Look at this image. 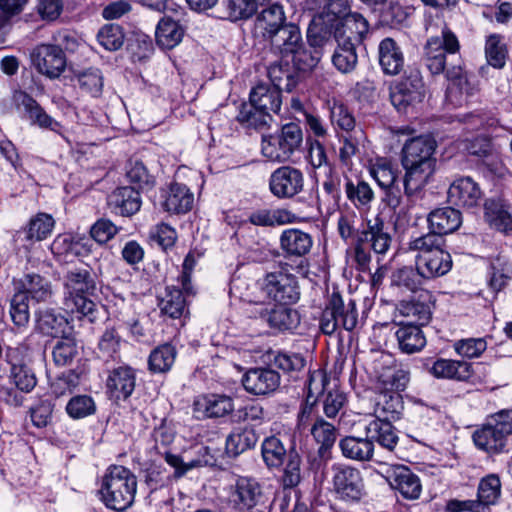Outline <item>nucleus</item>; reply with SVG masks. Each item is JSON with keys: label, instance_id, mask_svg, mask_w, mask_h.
Listing matches in <instances>:
<instances>
[{"label": "nucleus", "instance_id": "obj_1", "mask_svg": "<svg viewBox=\"0 0 512 512\" xmlns=\"http://www.w3.org/2000/svg\"><path fill=\"white\" fill-rule=\"evenodd\" d=\"M436 141L431 136L411 138L402 149V165L405 169L404 190L407 196L419 192L434 172L433 154Z\"/></svg>", "mask_w": 512, "mask_h": 512}, {"label": "nucleus", "instance_id": "obj_2", "mask_svg": "<svg viewBox=\"0 0 512 512\" xmlns=\"http://www.w3.org/2000/svg\"><path fill=\"white\" fill-rule=\"evenodd\" d=\"M65 310L88 317L90 321L95 318L96 304L91 299L97 289L95 275L91 268L73 266L63 277Z\"/></svg>", "mask_w": 512, "mask_h": 512}, {"label": "nucleus", "instance_id": "obj_3", "mask_svg": "<svg viewBox=\"0 0 512 512\" xmlns=\"http://www.w3.org/2000/svg\"><path fill=\"white\" fill-rule=\"evenodd\" d=\"M365 437L346 436L339 442L345 458L355 461H370L374 454V441L383 449L392 452L398 444V435L388 423L369 420L364 423Z\"/></svg>", "mask_w": 512, "mask_h": 512}, {"label": "nucleus", "instance_id": "obj_4", "mask_svg": "<svg viewBox=\"0 0 512 512\" xmlns=\"http://www.w3.org/2000/svg\"><path fill=\"white\" fill-rule=\"evenodd\" d=\"M136 489V476L124 466L112 465L102 478L99 493L109 509L124 511L133 504Z\"/></svg>", "mask_w": 512, "mask_h": 512}, {"label": "nucleus", "instance_id": "obj_5", "mask_svg": "<svg viewBox=\"0 0 512 512\" xmlns=\"http://www.w3.org/2000/svg\"><path fill=\"white\" fill-rule=\"evenodd\" d=\"M302 143L301 127L290 122L273 134L262 135L261 153L269 161L285 163L301 148Z\"/></svg>", "mask_w": 512, "mask_h": 512}, {"label": "nucleus", "instance_id": "obj_6", "mask_svg": "<svg viewBox=\"0 0 512 512\" xmlns=\"http://www.w3.org/2000/svg\"><path fill=\"white\" fill-rule=\"evenodd\" d=\"M512 435V409L501 410L487 419V422L473 433L475 445L489 453L497 454L504 450Z\"/></svg>", "mask_w": 512, "mask_h": 512}, {"label": "nucleus", "instance_id": "obj_7", "mask_svg": "<svg viewBox=\"0 0 512 512\" xmlns=\"http://www.w3.org/2000/svg\"><path fill=\"white\" fill-rule=\"evenodd\" d=\"M152 437L155 442L154 448L158 450L159 454H163L166 463L174 468V476L177 478L182 477L189 470L195 467L205 466L211 462V457H207L209 454V448L205 446L198 448V453L202 455V458L192 459L189 461H185L180 456L172 454L166 450L161 452L160 449L167 448L173 443L175 438V431L165 419H162L160 425L154 429Z\"/></svg>", "mask_w": 512, "mask_h": 512}, {"label": "nucleus", "instance_id": "obj_8", "mask_svg": "<svg viewBox=\"0 0 512 512\" xmlns=\"http://www.w3.org/2000/svg\"><path fill=\"white\" fill-rule=\"evenodd\" d=\"M358 321L355 302L344 303L338 292H333L327 299L320 318V329L326 335H332L339 328L353 330Z\"/></svg>", "mask_w": 512, "mask_h": 512}, {"label": "nucleus", "instance_id": "obj_9", "mask_svg": "<svg viewBox=\"0 0 512 512\" xmlns=\"http://www.w3.org/2000/svg\"><path fill=\"white\" fill-rule=\"evenodd\" d=\"M330 482L335 497L345 503H358L365 495L361 472L354 467L334 464L331 467Z\"/></svg>", "mask_w": 512, "mask_h": 512}, {"label": "nucleus", "instance_id": "obj_10", "mask_svg": "<svg viewBox=\"0 0 512 512\" xmlns=\"http://www.w3.org/2000/svg\"><path fill=\"white\" fill-rule=\"evenodd\" d=\"M460 50V43L447 25L441 30V36L430 37L424 46V61L433 75H439L446 69V54L454 55Z\"/></svg>", "mask_w": 512, "mask_h": 512}, {"label": "nucleus", "instance_id": "obj_11", "mask_svg": "<svg viewBox=\"0 0 512 512\" xmlns=\"http://www.w3.org/2000/svg\"><path fill=\"white\" fill-rule=\"evenodd\" d=\"M391 242L392 238L385 227L384 220L378 215L369 219L366 229L358 237V244L355 247L356 262L362 269H365L370 262V254L363 246L365 243H369L376 254H385Z\"/></svg>", "mask_w": 512, "mask_h": 512}, {"label": "nucleus", "instance_id": "obj_12", "mask_svg": "<svg viewBox=\"0 0 512 512\" xmlns=\"http://www.w3.org/2000/svg\"><path fill=\"white\" fill-rule=\"evenodd\" d=\"M265 298L283 305L294 304L300 299L297 277L284 271L267 273L260 282Z\"/></svg>", "mask_w": 512, "mask_h": 512}, {"label": "nucleus", "instance_id": "obj_13", "mask_svg": "<svg viewBox=\"0 0 512 512\" xmlns=\"http://www.w3.org/2000/svg\"><path fill=\"white\" fill-rule=\"evenodd\" d=\"M371 372L380 392L403 391L410 380L409 373L397 368L393 357L388 353H380L374 358Z\"/></svg>", "mask_w": 512, "mask_h": 512}, {"label": "nucleus", "instance_id": "obj_14", "mask_svg": "<svg viewBox=\"0 0 512 512\" xmlns=\"http://www.w3.org/2000/svg\"><path fill=\"white\" fill-rule=\"evenodd\" d=\"M31 60L37 71L50 79L58 78L66 68V56L61 47L40 44L31 53Z\"/></svg>", "mask_w": 512, "mask_h": 512}, {"label": "nucleus", "instance_id": "obj_15", "mask_svg": "<svg viewBox=\"0 0 512 512\" xmlns=\"http://www.w3.org/2000/svg\"><path fill=\"white\" fill-rule=\"evenodd\" d=\"M271 193L280 199L292 198L299 194L304 187L302 171L292 166L277 168L270 176Z\"/></svg>", "mask_w": 512, "mask_h": 512}, {"label": "nucleus", "instance_id": "obj_16", "mask_svg": "<svg viewBox=\"0 0 512 512\" xmlns=\"http://www.w3.org/2000/svg\"><path fill=\"white\" fill-rule=\"evenodd\" d=\"M385 478L391 488L398 491L405 499H418L422 492L419 477L404 465L388 467Z\"/></svg>", "mask_w": 512, "mask_h": 512}, {"label": "nucleus", "instance_id": "obj_17", "mask_svg": "<svg viewBox=\"0 0 512 512\" xmlns=\"http://www.w3.org/2000/svg\"><path fill=\"white\" fill-rule=\"evenodd\" d=\"M233 410V399L224 394L200 395L193 402V413L200 420L222 418Z\"/></svg>", "mask_w": 512, "mask_h": 512}, {"label": "nucleus", "instance_id": "obj_18", "mask_svg": "<svg viewBox=\"0 0 512 512\" xmlns=\"http://www.w3.org/2000/svg\"><path fill=\"white\" fill-rule=\"evenodd\" d=\"M13 99L18 107L23 108L32 125L61 133L62 125L48 115L39 103L29 94L23 91H16L13 95Z\"/></svg>", "mask_w": 512, "mask_h": 512}, {"label": "nucleus", "instance_id": "obj_19", "mask_svg": "<svg viewBox=\"0 0 512 512\" xmlns=\"http://www.w3.org/2000/svg\"><path fill=\"white\" fill-rule=\"evenodd\" d=\"M482 196L478 183L471 177H460L454 180L448 189L449 202L463 208L478 206Z\"/></svg>", "mask_w": 512, "mask_h": 512}, {"label": "nucleus", "instance_id": "obj_20", "mask_svg": "<svg viewBox=\"0 0 512 512\" xmlns=\"http://www.w3.org/2000/svg\"><path fill=\"white\" fill-rule=\"evenodd\" d=\"M242 383L247 392L266 395L277 389L280 376L275 370L269 368H253L245 373Z\"/></svg>", "mask_w": 512, "mask_h": 512}, {"label": "nucleus", "instance_id": "obj_21", "mask_svg": "<svg viewBox=\"0 0 512 512\" xmlns=\"http://www.w3.org/2000/svg\"><path fill=\"white\" fill-rule=\"evenodd\" d=\"M287 24L288 22L286 21L283 7L279 4H273L264 8L257 15L255 20V32L268 41Z\"/></svg>", "mask_w": 512, "mask_h": 512}, {"label": "nucleus", "instance_id": "obj_22", "mask_svg": "<svg viewBox=\"0 0 512 512\" xmlns=\"http://www.w3.org/2000/svg\"><path fill=\"white\" fill-rule=\"evenodd\" d=\"M308 40L310 44L309 47H306L304 43H302L289 58L298 73L300 71H311L317 66L322 56L319 47L323 43V38L313 35L312 31L309 30Z\"/></svg>", "mask_w": 512, "mask_h": 512}, {"label": "nucleus", "instance_id": "obj_23", "mask_svg": "<svg viewBox=\"0 0 512 512\" xmlns=\"http://www.w3.org/2000/svg\"><path fill=\"white\" fill-rule=\"evenodd\" d=\"M136 377L130 367L121 366L111 371L107 379V390L110 398L126 400L135 389Z\"/></svg>", "mask_w": 512, "mask_h": 512}, {"label": "nucleus", "instance_id": "obj_24", "mask_svg": "<svg viewBox=\"0 0 512 512\" xmlns=\"http://www.w3.org/2000/svg\"><path fill=\"white\" fill-rule=\"evenodd\" d=\"M367 20L358 13H349L336 24L334 37L335 40H344L357 45L361 43L363 37L368 32Z\"/></svg>", "mask_w": 512, "mask_h": 512}, {"label": "nucleus", "instance_id": "obj_25", "mask_svg": "<svg viewBox=\"0 0 512 512\" xmlns=\"http://www.w3.org/2000/svg\"><path fill=\"white\" fill-rule=\"evenodd\" d=\"M142 201L139 191L135 187H120L108 197L111 210L122 216H131L140 210Z\"/></svg>", "mask_w": 512, "mask_h": 512}, {"label": "nucleus", "instance_id": "obj_26", "mask_svg": "<svg viewBox=\"0 0 512 512\" xmlns=\"http://www.w3.org/2000/svg\"><path fill=\"white\" fill-rule=\"evenodd\" d=\"M429 229L436 234L447 235L456 231L462 224V215L452 207H442L431 211L427 216Z\"/></svg>", "mask_w": 512, "mask_h": 512}, {"label": "nucleus", "instance_id": "obj_27", "mask_svg": "<svg viewBox=\"0 0 512 512\" xmlns=\"http://www.w3.org/2000/svg\"><path fill=\"white\" fill-rule=\"evenodd\" d=\"M194 204V194L180 183H172L164 195L163 209L170 214H185Z\"/></svg>", "mask_w": 512, "mask_h": 512}, {"label": "nucleus", "instance_id": "obj_28", "mask_svg": "<svg viewBox=\"0 0 512 512\" xmlns=\"http://www.w3.org/2000/svg\"><path fill=\"white\" fill-rule=\"evenodd\" d=\"M403 410V397L399 392H380L375 406V418L370 420H379L392 425V421L401 418Z\"/></svg>", "mask_w": 512, "mask_h": 512}, {"label": "nucleus", "instance_id": "obj_29", "mask_svg": "<svg viewBox=\"0 0 512 512\" xmlns=\"http://www.w3.org/2000/svg\"><path fill=\"white\" fill-rule=\"evenodd\" d=\"M268 41L273 51L280 54L283 59H289L303 43L300 30L293 23H288Z\"/></svg>", "mask_w": 512, "mask_h": 512}, {"label": "nucleus", "instance_id": "obj_30", "mask_svg": "<svg viewBox=\"0 0 512 512\" xmlns=\"http://www.w3.org/2000/svg\"><path fill=\"white\" fill-rule=\"evenodd\" d=\"M312 246V236L300 229H286L280 236V247L288 256H305L310 252Z\"/></svg>", "mask_w": 512, "mask_h": 512}, {"label": "nucleus", "instance_id": "obj_31", "mask_svg": "<svg viewBox=\"0 0 512 512\" xmlns=\"http://www.w3.org/2000/svg\"><path fill=\"white\" fill-rule=\"evenodd\" d=\"M416 267L427 280L446 275L452 268V258L444 248L435 250L434 254L424 257L415 263Z\"/></svg>", "mask_w": 512, "mask_h": 512}, {"label": "nucleus", "instance_id": "obj_32", "mask_svg": "<svg viewBox=\"0 0 512 512\" xmlns=\"http://www.w3.org/2000/svg\"><path fill=\"white\" fill-rule=\"evenodd\" d=\"M395 337L399 349L406 354L417 353L426 345V337L421 326L412 323H399Z\"/></svg>", "mask_w": 512, "mask_h": 512}, {"label": "nucleus", "instance_id": "obj_33", "mask_svg": "<svg viewBox=\"0 0 512 512\" xmlns=\"http://www.w3.org/2000/svg\"><path fill=\"white\" fill-rule=\"evenodd\" d=\"M235 501L242 508L251 509L264 502L260 483L250 477H239L235 484Z\"/></svg>", "mask_w": 512, "mask_h": 512}, {"label": "nucleus", "instance_id": "obj_34", "mask_svg": "<svg viewBox=\"0 0 512 512\" xmlns=\"http://www.w3.org/2000/svg\"><path fill=\"white\" fill-rule=\"evenodd\" d=\"M429 372L439 379L464 381L471 377L472 368L471 364L465 361L439 358L433 363Z\"/></svg>", "mask_w": 512, "mask_h": 512}, {"label": "nucleus", "instance_id": "obj_35", "mask_svg": "<svg viewBox=\"0 0 512 512\" xmlns=\"http://www.w3.org/2000/svg\"><path fill=\"white\" fill-rule=\"evenodd\" d=\"M379 63L385 74L397 75L404 67L401 48L392 38H385L379 44Z\"/></svg>", "mask_w": 512, "mask_h": 512}, {"label": "nucleus", "instance_id": "obj_36", "mask_svg": "<svg viewBox=\"0 0 512 512\" xmlns=\"http://www.w3.org/2000/svg\"><path fill=\"white\" fill-rule=\"evenodd\" d=\"M268 76L272 82V88L279 92H291L299 82V73L290 66L289 59L281 58V61L270 65Z\"/></svg>", "mask_w": 512, "mask_h": 512}, {"label": "nucleus", "instance_id": "obj_37", "mask_svg": "<svg viewBox=\"0 0 512 512\" xmlns=\"http://www.w3.org/2000/svg\"><path fill=\"white\" fill-rule=\"evenodd\" d=\"M249 103L270 115L278 113L282 104L281 92L268 84L260 83L251 90Z\"/></svg>", "mask_w": 512, "mask_h": 512}, {"label": "nucleus", "instance_id": "obj_38", "mask_svg": "<svg viewBox=\"0 0 512 512\" xmlns=\"http://www.w3.org/2000/svg\"><path fill=\"white\" fill-rule=\"evenodd\" d=\"M268 325L278 331H291L300 324L299 313L291 308L279 306L261 313Z\"/></svg>", "mask_w": 512, "mask_h": 512}, {"label": "nucleus", "instance_id": "obj_39", "mask_svg": "<svg viewBox=\"0 0 512 512\" xmlns=\"http://www.w3.org/2000/svg\"><path fill=\"white\" fill-rule=\"evenodd\" d=\"M319 13L314 18L317 24H323L326 27H332L335 22L341 21L345 15H348V0H320Z\"/></svg>", "mask_w": 512, "mask_h": 512}, {"label": "nucleus", "instance_id": "obj_40", "mask_svg": "<svg viewBox=\"0 0 512 512\" xmlns=\"http://www.w3.org/2000/svg\"><path fill=\"white\" fill-rule=\"evenodd\" d=\"M400 315L407 318L405 323L424 326L429 323L432 311L431 306L427 302L419 300L401 301L397 306Z\"/></svg>", "mask_w": 512, "mask_h": 512}, {"label": "nucleus", "instance_id": "obj_41", "mask_svg": "<svg viewBox=\"0 0 512 512\" xmlns=\"http://www.w3.org/2000/svg\"><path fill=\"white\" fill-rule=\"evenodd\" d=\"M236 119L245 128L262 130L270 126L273 117L268 112H264V110L258 109L248 102L240 105Z\"/></svg>", "mask_w": 512, "mask_h": 512}, {"label": "nucleus", "instance_id": "obj_42", "mask_svg": "<svg viewBox=\"0 0 512 512\" xmlns=\"http://www.w3.org/2000/svg\"><path fill=\"white\" fill-rule=\"evenodd\" d=\"M19 292L30 295L36 301H47L52 296L51 284L42 276L34 273L26 274L19 280Z\"/></svg>", "mask_w": 512, "mask_h": 512}, {"label": "nucleus", "instance_id": "obj_43", "mask_svg": "<svg viewBox=\"0 0 512 512\" xmlns=\"http://www.w3.org/2000/svg\"><path fill=\"white\" fill-rule=\"evenodd\" d=\"M258 441L256 432L251 428H236L226 439V451L230 456H238L253 448Z\"/></svg>", "mask_w": 512, "mask_h": 512}, {"label": "nucleus", "instance_id": "obj_44", "mask_svg": "<svg viewBox=\"0 0 512 512\" xmlns=\"http://www.w3.org/2000/svg\"><path fill=\"white\" fill-rule=\"evenodd\" d=\"M183 35V28L171 18H163L158 23L155 31L156 42L163 49H172L177 46Z\"/></svg>", "mask_w": 512, "mask_h": 512}, {"label": "nucleus", "instance_id": "obj_45", "mask_svg": "<svg viewBox=\"0 0 512 512\" xmlns=\"http://www.w3.org/2000/svg\"><path fill=\"white\" fill-rule=\"evenodd\" d=\"M37 327L45 335L61 337L68 327L67 319L52 309L40 311L37 318Z\"/></svg>", "mask_w": 512, "mask_h": 512}, {"label": "nucleus", "instance_id": "obj_46", "mask_svg": "<svg viewBox=\"0 0 512 512\" xmlns=\"http://www.w3.org/2000/svg\"><path fill=\"white\" fill-rule=\"evenodd\" d=\"M297 216L287 209H262L253 212L249 221L259 226H275L294 223Z\"/></svg>", "mask_w": 512, "mask_h": 512}, {"label": "nucleus", "instance_id": "obj_47", "mask_svg": "<svg viewBox=\"0 0 512 512\" xmlns=\"http://www.w3.org/2000/svg\"><path fill=\"white\" fill-rule=\"evenodd\" d=\"M341 193V178L335 166H328L321 184V190L317 193V202L337 204Z\"/></svg>", "mask_w": 512, "mask_h": 512}, {"label": "nucleus", "instance_id": "obj_48", "mask_svg": "<svg viewBox=\"0 0 512 512\" xmlns=\"http://www.w3.org/2000/svg\"><path fill=\"white\" fill-rule=\"evenodd\" d=\"M261 280L256 283H248L239 277L231 281L230 293L241 301L252 304H260L265 301V293L261 290Z\"/></svg>", "mask_w": 512, "mask_h": 512}, {"label": "nucleus", "instance_id": "obj_49", "mask_svg": "<svg viewBox=\"0 0 512 512\" xmlns=\"http://www.w3.org/2000/svg\"><path fill=\"white\" fill-rule=\"evenodd\" d=\"M442 248H444L443 238L431 230L425 235L410 240L408 244L410 251L417 252L415 263L421 261L424 257L434 254L435 250Z\"/></svg>", "mask_w": 512, "mask_h": 512}, {"label": "nucleus", "instance_id": "obj_50", "mask_svg": "<svg viewBox=\"0 0 512 512\" xmlns=\"http://www.w3.org/2000/svg\"><path fill=\"white\" fill-rule=\"evenodd\" d=\"M336 42L337 47L332 56V63L341 73H350L356 68L358 62L356 45L344 40H336Z\"/></svg>", "mask_w": 512, "mask_h": 512}, {"label": "nucleus", "instance_id": "obj_51", "mask_svg": "<svg viewBox=\"0 0 512 512\" xmlns=\"http://www.w3.org/2000/svg\"><path fill=\"white\" fill-rule=\"evenodd\" d=\"M485 217L491 227L508 232L512 230V215L500 202L490 200L485 204Z\"/></svg>", "mask_w": 512, "mask_h": 512}, {"label": "nucleus", "instance_id": "obj_52", "mask_svg": "<svg viewBox=\"0 0 512 512\" xmlns=\"http://www.w3.org/2000/svg\"><path fill=\"white\" fill-rule=\"evenodd\" d=\"M261 454L264 463L269 468H278L287 457V449L278 437L269 436L262 442Z\"/></svg>", "mask_w": 512, "mask_h": 512}, {"label": "nucleus", "instance_id": "obj_53", "mask_svg": "<svg viewBox=\"0 0 512 512\" xmlns=\"http://www.w3.org/2000/svg\"><path fill=\"white\" fill-rule=\"evenodd\" d=\"M365 140V134L361 129L346 133L339 137L342 144L339 149V160L345 165L352 164V158L360 153V146Z\"/></svg>", "mask_w": 512, "mask_h": 512}, {"label": "nucleus", "instance_id": "obj_54", "mask_svg": "<svg viewBox=\"0 0 512 512\" xmlns=\"http://www.w3.org/2000/svg\"><path fill=\"white\" fill-rule=\"evenodd\" d=\"M176 349L169 343L156 347L149 356V369L154 373H164L171 369L176 358Z\"/></svg>", "mask_w": 512, "mask_h": 512}, {"label": "nucleus", "instance_id": "obj_55", "mask_svg": "<svg viewBox=\"0 0 512 512\" xmlns=\"http://www.w3.org/2000/svg\"><path fill=\"white\" fill-rule=\"evenodd\" d=\"M508 50L504 37L500 34H490L485 42L487 62L494 68H503L506 63Z\"/></svg>", "mask_w": 512, "mask_h": 512}, {"label": "nucleus", "instance_id": "obj_56", "mask_svg": "<svg viewBox=\"0 0 512 512\" xmlns=\"http://www.w3.org/2000/svg\"><path fill=\"white\" fill-rule=\"evenodd\" d=\"M311 434L320 445V456L325 457L336 441L335 427L324 419L318 418L311 428Z\"/></svg>", "mask_w": 512, "mask_h": 512}, {"label": "nucleus", "instance_id": "obj_57", "mask_svg": "<svg viewBox=\"0 0 512 512\" xmlns=\"http://www.w3.org/2000/svg\"><path fill=\"white\" fill-rule=\"evenodd\" d=\"M52 356L57 365H70L78 356L76 339L71 335L61 336L53 347Z\"/></svg>", "mask_w": 512, "mask_h": 512}, {"label": "nucleus", "instance_id": "obj_58", "mask_svg": "<svg viewBox=\"0 0 512 512\" xmlns=\"http://www.w3.org/2000/svg\"><path fill=\"white\" fill-rule=\"evenodd\" d=\"M54 219L46 213H38L33 217L24 230L25 237L30 241H42L46 239L54 228Z\"/></svg>", "mask_w": 512, "mask_h": 512}, {"label": "nucleus", "instance_id": "obj_59", "mask_svg": "<svg viewBox=\"0 0 512 512\" xmlns=\"http://www.w3.org/2000/svg\"><path fill=\"white\" fill-rule=\"evenodd\" d=\"M501 495V481L497 474H489L481 479L478 486V503L483 509L484 506L497 502Z\"/></svg>", "mask_w": 512, "mask_h": 512}, {"label": "nucleus", "instance_id": "obj_60", "mask_svg": "<svg viewBox=\"0 0 512 512\" xmlns=\"http://www.w3.org/2000/svg\"><path fill=\"white\" fill-rule=\"evenodd\" d=\"M370 174L381 188L391 187L398 177V170L390 160L378 158L370 167Z\"/></svg>", "mask_w": 512, "mask_h": 512}, {"label": "nucleus", "instance_id": "obj_61", "mask_svg": "<svg viewBox=\"0 0 512 512\" xmlns=\"http://www.w3.org/2000/svg\"><path fill=\"white\" fill-rule=\"evenodd\" d=\"M345 192L347 198L357 207H366L374 199V192L370 185L364 181H358L354 184L353 181L347 180L345 184Z\"/></svg>", "mask_w": 512, "mask_h": 512}, {"label": "nucleus", "instance_id": "obj_62", "mask_svg": "<svg viewBox=\"0 0 512 512\" xmlns=\"http://www.w3.org/2000/svg\"><path fill=\"white\" fill-rule=\"evenodd\" d=\"M425 281H427V279L422 276L416 266L415 269L407 266L402 267L394 272L392 276L393 284L399 287H404L412 292L418 290Z\"/></svg>", "mask_w": 512, "mask_h": 512}, {"label": "nucleus", "instance_id": "obj_63", "mask_svg": "<svg viewBox=\"0 0 512 512\" xmlns=\"http://www.w3.org/2000/svg\"><path fill=\"white\" fill-rule=\"evenodd\" d=\"M182 289H167L165 297L159 302L161 312L171 318H178L182 315L185 308V299L182 295Z\"/></svg>", "mask_w": 512, "mask_h": 512}, {"label": "nucleus", "instance_id": "obj_64", "mask_svg": "<svg viewBox=\"0 0 512 512\" xmlns=\"http://www.w3.org/2000/svg\"><path fill=\"white\" fill-rule=\"evenodd\" d=\"M97 39L106 50L116 51L124 43V32L118 24H106L99 30Z\"/></svg>", "mask_w": 512, "mask_h": 512}]
</instances>
